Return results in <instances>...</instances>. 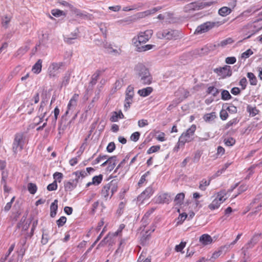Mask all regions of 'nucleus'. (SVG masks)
Masks as SVG:
<instances>
[{
  "mask_svg": "<svg viewBox=\"0 0 262 262\" xmlns=\"http://www.w3.org/2000/svg\"><path fill=\"white\" fill-rule=\"evenodd\" d=\"M222 99L224 100H229L231 98V96L227 90H223L221 93Z\"/></svg>",
  "mask_w": 262,
  "mask_h": 262,
  "instance_id": "ea45409f",
  "label": "nucleus"
},
{
  "mask_svg": "<svg viewBox=\"0 0 262 262\" xmlns=\"http://www.w3.org/2000/svg\"><path fill=\"white\" fill-rule=\"evenodd\" d=\"M115 149V144L114 142H111L106 147V150L108 152H113Z\"/></svg>",
  "mask_w": 262,
  "mask_h": 262,
  "instance_id": "bf43d9fd",
  "label": "nucleus"
},
{
  "mask_svg": "<svg viewBox=\"0 0 262 262\" xmlns=\"http://www.w3.org/2000/svg\"><path fill=\"white\" fill-rule=\"evenodd\" d=\"M70 79V74L69 73H66L65 74V76L63 78L62 83H61V85L62 86H66L69 83Z\"/></svg>",
  "mask_w": 262,
  "mask_h": 262,
  "instance_id": "79ce46f5",
  "label": "nucleus"
},
{
  "mask_svg": "<svg viewBox=\"0 0 262 262\" xmlns=\"http://www.w3.org/2000/svg\"><path fill=\"white\" fill-rule=\"evenodd\" d=\"M199 9H200V4L196 2L190 3L183 8V11L186 13H190Z\"/></svg>",
  "mask_w": 262,
  "mask_h": 262,
  "instance_id": "4468645a",
  "label": "nucleus"
},
{
  "mask_svg": "<svg viewBox=\"0 0 262 262\" xmlns=\"http://www.w3.org/2000/svg\"><path fill=\"white\" fill-rule=\"evenodd\" d=\"M152 34V31L151 30H146L139 33L137 37H134L133 40V43L136 47H139L142 43H145L151 38Z\"/></svg>",
  "mask_w": 262,
  "mask_h": 262,
  "instance_id": "7ed1b4c3",
  "label": "nucleus"
},
{
  "mask_svg": "<svg viewBox=\"0 0 262 262\" xmlns=\"http://www.w3.org/2000/svg\"><path fill=\"white\" fill-rule=\"evenodd\" d=\"M247 77L249 78L251 85H255L257 84V79L254 74L252 73L249 72L247 73Z\"/></svg>",
  "mask_w": 262,
  "mask_h": 262,
  "instance_id": "c756f323",
  "label": "nucleus"
},
{
  "mask_svg": "<svg viewBox=\"0 0 262 262\" xmlns=\"http://www.w3.org/2000/svg\"><path fill=\"white\" fill-rule=\"evenodd\" d=\"M118 235V232L108 233L106 237L98 245V247L104 246L106 244L112 245L114 243V238Z\"/></svg>",
  "mask_w": 262,
  "mask_h": 262,
  "instance_id": "f8f14e48",
  "label": "nucleus"
},
{
  "mask_svg": "<svg viewBox=\"0 0 262 262\" xmlns=\"http://www.w3.org/2000/svg\"><path fill=\"white\" fill-rule=\"evenodd\" d=\"M158 140L160 141H164L165 140V134L164 133H160L156 137Z\"/></svg>",
  "mask_w": 262,
  "mask_h": 262,
  "instance_id": "774afa93",
  "label": "nucleus"
},
{
  "mask_svg": "<svg viewBox=\"0 0 262 262\" xmlns=\"http://www.w3.org/2000/svg\"><path fill=\"white\" fill-rule=\"evenodd\" d=\"M119 119L118 112H113L112 113V116L110 118V120L112 122H117L118 121Z\"/></svg>",
  "mask_w": 262,
  "mask_h": 262,
  "instance_id": "13d9d810",
  "label": "nucleus"
},
{
  "mask_svg": "<svg viewBox=\"0 0 262 262\" xmlns=\"http://www.w3.org/2000/svg\"><path fill=\"white\" fill-rule=\"evenodd\" d=\"M102 178L103 176L102 174L94 177L92 179L93 184L96 185L99 184L102 180Z\"/></svg>",
  "mask_w": 262,
  "mask_h": 262,
  "instance_id": "58836bf2",
  "label": "nucleus"
},
{
  "mask_svg": "<svg viewBox=\"0 0 262 262\" xmlns=\"http://www.w3.org/2000/svg\"><path fill=\"white\" fill-rule=\"evenodd\" d=\"M222 248V247H221L220 248V250H219L217 251L214 252L212 254V256L209 260L213 261L214 259L219 257L222 254L223 250L225 249V248Z\"/></svg>",
  "mask_w": 262,
  "mask_h": 262,
  "instance_id": "a19ab883",
  "label": "nucleus"
},
{
  "mask_svg": "<svg viewBox=\"0 0 262 262\" xmlns=\"http://www.w3.org/2000/svg\"><path fill=\"white\" fill-rule=\"evenodd\" d=\"M224 22L221 21H207L200 26H199L196 30L195 33L198 34H202L207 32L212 28L215 27H219L223 24Z\"/></svg>",
  "mask_w": 262,
  "mask_h": 262,
  "instance_id": "423d86ee",
  "label": "nucleus"
},
{
  "mask_svg": "<svg viewBox=\"0 0 262 262\" xmlns=\"http://www.w3.org/2000/svg\"><path fill=\"white\" fill-rule=\"evenodd\" d=\"M140 82L143 84H150L152 80L148 69L143 64L138 63L135 68Z\"/></svg>",
  "mask_w": 262,
  "mask_h": 262,
  "instance_id": "f257e3e1",
  "label": "nucleus"
},
{
  "mask_svg": "<svg viewBox=\"0 0 262 262\" xmlns=\"http://www.w3.org/2000/svg\"><path fill=\"white\" fill-rule=\"evenodd\" d=\"M26 135L23 132L16 133L14 136V141L12 144V150L14 154H16L21 151L24 148L25 143Z\"/></svg>",
  "mask_w": 262,
  "mask_h": 262,
  "instance_id": "f03ea898",
  "label": "nucleus"
},
{
  "mask_svg": "<svg viewBox=\"0 0 262 262\" xmlns=\"http://www.w3.org/2000/svg\"><path fill=\"white\" fill-rule=\"evenodd\" d=\"M215 118H216V115H215V112H212L210 113L205 114L203 117L204 120L206 122H208L213 121L215 119Z\"/></svg>",
  "mask_w": 262,
  "mask_h": 262,
  "instance_id": "cd10ccee",
  "label": "nucleus"
},
{
  "mask_svg": "<svg viewBox=\"0 0 262 262\" xmlns=\"http://www.w3.org/2000/svg\"><path fill=\"white\" fill-rule=\"evenodd\" d=\"M160 149V145L152 146L148 149L147 153L148 154H151L152 153L158 151V150H159Z\"/></svg>",
  "mask_w": 262,
  "mask_h": 262,
  "instance_id": "c03bdc74",
  "label": "nucleus"
},
{
  "mask_svg": "<svg viewBox=\"0 0 262 262\" xmlns=\"http://www.w3.org/2000/svg\"><path fill=\"white\" fill-rule=\"evenodd\" d=\"M53 177H54V179H55V181H58L59 182H60L61 180L63 177V174H62V173H61L60 172H56L53 174Z\"/></svg>",
  "mask_w": 262,
  "mask_h": 262,
  "instance_id": "4d7b16f0",
  "label": "nucleus"
},
{
  "mask_svg": "<svg viewBox=\"0 0 262 262\" xmlns=\"http://www.w3.org/2000/svg\"><path fill=\"white\" fill-rule=\"evenodd\" d=\"M111 191V196L117 190L118 186L117 182L115 180L111 181L109 183L106 184Z\"/></svg>",
  "mask_w": 262,
  "mask_h": 262,
  "instance_id": "aec40b11",
  "label": "nucleus"
},
{
  "mask_svg": "<svg viewBox=\"0 0 262 262\" xmlns=\"http://www.w3.org/2000/svg\"><path fill=\"white\" fill-rule=\"evenodd\" d=\"M247 111L250 114V115L252 117L255 116L259 112V111L255 107H253L250 105L247 106Z\"/></svg>",
  "mask_w": 262,
  "mask_h": 262,
  "instance_id": "c9c22d12",
  "label": "nucleus"
},
{
  "mask_svg": "<svg viewBox=\"0 0 262 262\" xmlns=\"http://www.w3.org/2000/svg\"><path fill=\"white\" fill-rule=\"evenodd\" d=\"M72 175H79L81 176V179L88 176V172L85 170L77 171L72 173Z\"/></svg>",
  "mask_w": 262,
  "mask_h": 262,
  "instance_id": "de8ad7c7",
  "label": "nucleus"
},
{
  "mask_svg": "<svg viewBox=\"0 0 262 262\" xmlns=\"http://www.w3.org/2000/svg\"><path fill=\"white\" fill-rule=\"evenodd\" d=\"M24 106H27L28 107L26 111L28 114H32V113L34 111V107L33 106V104L29 100H26L24 102Z\"/></svg>",
  "mask_w": 262,
  "mask_h": 262,
  "instance_id": "2f4dec72",
  "label": "nucleus"
},
{
  "mask_svg": "<svg viewBox=\"0 0 262 262\" xmlns=\"http://www.w3.org/2000/svg\"><path fill=\"white\" fill-rule=\"evenodd\" d=\"M228 114L226 110H222L220 112V117L222 120H225L227 119Z\"/></svg>",
  "mask_w": 262,
  "mask_h": 262,
  "instance_id": "052dcab7",
  "label": "nucleus"
},
{
  "mask_svg": "<svg viewBox=\"0 0 262 262\" xmlns=\"http://www.w3.org/2000/svg\"><path fill=\"white\" fill-rule=\"evenodd\" d=\"M101 195L106 200H107L108 197H110V198L112 197L111 196L110 189H109V188L108 187L107 185H105L102 188L101 190Z\"/></svg>",
  "mask_w": 262,
  "mask_h": 262,
  "instance_id": "bb28decb",
  "label": "nucleus"
},
{
  "mask_svg": "<svg viewBox=\"0 0 262 262\" xmlns=\"http://www.w3.org/2000/svg\"><path fill=\"white\" fill-rule=\"evenodd\" d=\"M76 186V182H74L73 181L72 182H67L64 183V189L67 191L73 190Z\"/></svg>",
  "mask_w": 262,
  "mask_h": 262,
  "instance_id": "a878e982",
  "label": "nucleus"
},
{
  "mask_svg": "<svg viewBox=\"0 0 262 262\" xmlns=\"http://www.w3.org/2000/svg\"><path fill=\"white\" fill-rule=\"evenodd\" d=\"M186 246V242H181L176 246L175 249L177 252H181Z\"/></svg>",
  "mask_w": 262,
  "mask_h": 262,
  "instance_id": "6e6d98bb",
  "label": "nucleus"
},
{
  "mask_svg": "<svg viewBox=\"0 0 262 262\" xmlns=\"http://www.w3.org/2000/svg\"><path fill=\"white\" fill-rule=\"evenodd\" d=\"M211 179L209 181H207L206 180H202L200 183L199 188L201 190H205L206 187L209 185L210 183Z\"/></svg>",
  "mask_w": 262,
  "mask_h": 262,
  "instance_id": "f704fd0d",
  "label": "nucleus"
},
{
  "mask_svg": "<svg viewBox=\"0 0 262 262\" xmlns=\"http://www.w3.org/2000/svg\"><path fill=\"white\" fill-rule=\"evenodd\" d=\"M140 136V133L138 132H136L131 135L130 140L134 142H137L139 140Z\"/></svg>",
  "mask_w": 262,
  "mask_h": 262,
  "instance_id": "8fccbe9b",
  "label": "nucleus"
},
{
  "mask_svg": "<svg viewBox=\"0 0 262 262\" xmlns=\"http://www.w3.org/2000/svg\"><path fill=\"white\" fill-rule=\"evenodd\" d=\"M28 189L31 194H34L37 190V186L35 184L30 183L28 185Z\"/></svg>",
  "mask_w": 262,
  "mask_h": 262,
  "instance_id": "4c0bfd02",
  "label": "nucleus"
},
{
  "mask_svg": "<svg viewBox=\"0 0 262 262\" xmlns=\"http://www.w3.org/2000/svg\"><path fill=\"white\" fill-rule=\"evenodd\" d=\"M196 128V125L193 124L186 132H184L179 138L181 140V142L182 143H186L193 140Z\"/></svg>",
  "mask_w": 262,
  "mask_h": 262,
  "instance_id": "6e6552de",
  "label": "nucleus"
},
{
  "mask_svg": "<svg viewBox=\"0 0 262 262\" xmlns=\"http://www.w3.org/2000/svg\"><path fill=\"white\" fill-rule=\"evenodd\" d=\"M51 13L53 16L58 17L62 15L63 12L58 9H54L52 10Z\"/></svg>",
  "mask_w": 262,
  "mask_h": 262,
  "instance_id": "864d4df0",
  "label": "nucleus"
},
{
  "mask_svg": "<svg viewBox=\"0 0 262 262\" xmlns=\"http://www.w3.org/2000/svg\"><path fill=\"white\" fill-rule=\"evenodd\" d=\"M123 85L122 80H117L114 84V88L115 90H119Z\"/></svg>",
  "mask_w": 262,
  "mask_h": 262,
  "instance_id": "680f3d73",
  "label": "nucleus"
},
{
  "mask_svg": "<svg viewBox=\"0 0 262 262\" xmlns=\"http://www.w3.org/2000/svg\"><path fill=\"white\" fill-rule=\"evenodd\" d=\"M10 18L8 17V16H6L5 17L4 19H3L2 20V25L4 27H5V28H7L8 27V25L10 21Z\"/></svg>",
  "mask_w": 262,
  "mask_h": 262,
  "instance_id": "5fc2aeb1",
  "label": "nucleus"
},
{
  "mask_svg": "<svg viewBox=\"0 0 262 262\" xmlns=\"http://www.w3.org/2000/svg\"><path fill=\"white\" fill-rule=\"evenodd\" d=\"M64 66V63L63 62H51L48 68V75L50 78L57 77L60 73V70Z\"/></svg>",
  "mask_w": 262,
  "mask_h": 262,
  "instance_id": "39448f33",
  "label": "nucleus"
},
{
  "mask_svg": "<svg viewBox=\"0 0 262 262\" xmlns=\"http://www.w3.org/2000/svg\"><path fill=\"white\" fill-rule=\"evenodd\" d=\"M247 84V81L245 77L242 78L239 81V85L242 86L243 90L245 89Z\"/></svg>",
  "mask_w": 262,
  "mask_h": 262,
  "instance_id": "69168bd1",
  "label": "nucleus"
},
{
  "mask_svg": "<svg viewBox=\"0 0 262 262\" xmlns=\"http://www.w3.org/2000/svg\"><path fill=\"white\" fill-rule=\"evenodd\" d=\"M231 12V9L227 7H223L219 10L218 13L222 16H226Z\"/></svg>",
  "mask_w": 262,
  "mask_h": 262,
  "instance_id": "393cba45",
  "label": "nucleus"
},
{
  "mask_svg": "<svg viewBox=\"0 0 262 262\" xmlns=\"http://www.w3.org/2000/svg\"><path fill=\"white\" fill-rule=\"evenodd\" d=\"M217 2V0H204L202 2L199 3L200 9L210 6L211 5L216 3Z\"/></svg>",
  "mask_w": 262,
  "mask_h": 262,
  "instance_id": "b1692460",
  "label": "nucleus"
},
{
  "mask_svg": "<svg viewBox=\"0 0 262 262\" xmlns=\"http://www.w3.org/2000/svg\"><path fill=\"white\" fill-rule=\"evenodd\" d=\"M236 61L235 57H228L226 58L225 61L227 64H234Z\"/></svg>",
  "mask_w": 262,
  "mask_h": 262,
  "instance_id": "e2e57ef3",
  "label": "nucleus"
},
{
  "mask_svg": "<svg viewBox=\"0 0 262 262\" xmlns=\"http://www.w3.org/2000/svg\"><path fill=\"white\" fill-rule=\"evenodd\" d=\"M213 71L222 78H224L227 76H230L232 74L231 68L229 66H225L222 68L214 69Z\"/></svg>",
  "mask_w": 262,
  "mask_h": 262,
  "instance_id": "9d476101",
  "label": "nucleus"
},
{
  "mask_svg": "<svg viewBox=\"0 0 262 262\" xmlns=\"http://www.w3.org/2000/svg\"><path fill=\"white\" fill-rule=\"evenodd\" d=\"M46 114H47V112L45 111L42 114H40L38 116L36 117L34 119V121H35V124L36 125L39 124L41 122H42L43 121V118H45Z\"/></svg>",
  "mask_w": 262,
  "mask_h": 262,
  "instance_id": "473e14b6",
  "label": "nucleus"
},
{
  "mask_svg": "<svg viewBox=\"0 0 262 262\" xmlns=\"http://www.w3.org/2000/svg\"><path fill=\"white\" fill-rule=\"evenodd\" d=\"M187 214L185 213H183L180 214L178 218V223L182 224L185 221V220L187 218Z\"/></svg>",
  "mask_w": 262,
  "mask_h": 262,
  "instance_id": "603ef678",
  "label": "nucleus"
},
{
  "mask_svg": "<svg viewBox=\"0 0 262 262\" xmlns=\"http://www.w3.org/2000/svg\"><path fill=\"white\" fill-rule=\"evenodd\" d=\"M28 50V48L27 46L20 48L15 53L16 57H20L25 54Z\"/></svg>",
  "mask_w": 262,
  "mask_h": 262,
  "instance_id": "72a5a7b5",
  "label": "nucleus"
},
{
  "mask_svg": "<svg viewBox=\"0 0 262 262\" xmlns=\"http://www.w3.org/2000/svg\"><path fill=\"white\" fill-rule=\"evenodd\" d=\"M79 98V95L74 94L69 101L68 104L67 110L66 112V115H68L70 113H72L75 110Z\"/></svg>",
  "mask_w": 262,
  "mask_h": 262,
  "instance_id": "9b49d317",
  "label": "nucleus"
},
{
  "mask_svg": "<svg viewBox=\"0 0 262 262\" xmlns=\"http://www.w3.org/2000/svg\"><path fill=\"white\" fill-rule=\"evenodd\" d=\"M67 218L65 216H61L59 219L57 220L56 223L59 227H62L66 223Z\"/></svg>",
  "mask_w": 262,
  "mask_h": 262,
  "instance_id": "a18cd8bd",
  "label": "nucleus"
},
{
  "mask_svg": "<svg viewBox=\"0 0 262 262\" xmlns=\"http://www.w3.org/2000/svg\"><path fill=\"white\" fill-rule=\"evenodd\" d=\"M199 241L203 245L205 246L211 244L213 239L209 234H204L200 237Z\"/></svg>",
  "mask_w": 262,
  "mask_h": 262,
  "instance_id": "dca6fc26",
  "label": "nucleus"
},
{
  "mask_svg": "<svg viewBox=\"0 0 262 262\" xmlns=\"http://www.w3.org/2000/svg\"><path fill=\"white\" fill-rule=\"evenodd\" d=\"M138 124L140 127H143L148 125V122L147 120L142 119L138 121Z\"/></svg>",
  "mask_w": 262,
  "mask_h": 262,
  "instance_id": "338daca9",
  "label": "nucleus"
},
{
  "mask_svg": "<svg viewBox=\"0 0 262 262\" xmlns=\"http://www.w3.org/2000/svg\"><path fill=\"white\" fill-rule=\"evenodd\" d=\"M233 42V40L231 38H228L220 42H216L214 45L215 48H224L228 45H231Z\"/></svg>",
  "mask_w": 262,
  "mask_h": 262,
  "instance_id": "f3484780",
  "label": "nucleus"
},
{
  "mask_svg": "<svg viewBox=\"0 0 262 262\" xmlns=\"http://www.w3.org/2000/svg\"><path fill=\"white\" fill-rule=\"evenodd\" d=\"M47 104V101L45 100H42L38 109V112L42 114L45 111H43V108Z\"/></svg>",
  "mask_w": 262,
  "mask_h": 262,
  "instance_id": "0e129e2a",
  "label": "nucleus"
},
{
  "mask_svg": "<svg viewBox=\"0 0 262 262\" xmlns=\"http://www.w3.org/2000/svg\"><path fill=\"white\" fill-rule=\"evenodd\" d=\"M134 96V88L131 85H129L126 91V96L124 103V108L126 111L130 107V105L133 102V98Z\"/></svg>",
  "mask_w": 262,
  "mask_h": 262,
  "instance_id": "1a4fd4ad",
  "label": "nucleus"
},
{
  "mask_svg": "<svg viewBox=\"0 0 262 262\" xmlns=\"http://www.w3.org/2000/svg\"><path fill=\"white\" fill-rule=\"evenodd\" d=\"M161 7H157L155 8H153L151 9L146 10L144 12H141L140 13V16L141 17H144L146 16H148L149 15L154 14L157 11L160 10L161 9Z\"/></svg>",
  "mask_w": 262,
  "mask_h": 262,
  "instance_id": "5701e85b",
  "label": "nucleus"
},
{
  "mask_svg": "<svg viewBox=\"0 0 262 262\" xmlns=\"http://www.w3.org/2000/svg\"><path fill=\"white\" fill-rule=\"evenodd\" d=\"M57 188V184L56 181H54L52 183L50 184L47 186V189L49 191L55 190Z\"/></svg>",
  "mask_w": 262,
  "mask_h": 262,
  "instance_id": "49530a36",
  "label": "nucleus"
},
{
  "mask_svg": "<svg viewBox=\"0 0 262 262\" xmlns=\"http://www.w3.org/2000/svg\"><path fill=\"white\" fill-rule=\"evenodd\" d=\"M136 47L137 48V51L138 52H144L152 49V48L155 47V46L152 45H146L144 46H141V45L139 47Z\"/></svg>",
  "mask_w": 262,
  "mask_h": 262,
  "instance_id": "c85d7f7f",
  "label": "nucleus"
},
{
  "mask_svg": "<svg viewBox=\"0 0 262 262\" xmlns=\"http://www.w3.org/2000/svg\"><path fill=\"white\" fill-rule=\"evenodd\" d=\"M153 89L151 87H147L146 88L139 90L138 91V94L142 97H146L149 95L152 92Z\"/></svg>",
  "mask_w": 262,
  "mask_h": 262,
  "instance_id": "4be33fe9",
  "label": "nucleus"
},
{
  "mask_svg": "<svg viewBox=\"0 0 262 262\" xmlns=\"http://www.w3.org/2000/svg\"><path fill=\"white\" fill-rule=\"evenodd\" d=\"M41 59H38L37 62L34 64L32 69V71L35 74H39L40 73L42 68Z\"/></svg>",
  "mask_w": 262,
  "mask_h": 262,
  "instance_id": "6ab92c4d",
  "label": "nucleus"
},
{
  "mask_svg": "<svg viewBox=\"0 0 262 262\" xmlns=\"http://www.w3.org/2000/svg\"><path fill=\"white\" fill-rule=\"evenodd\" d=\"M226 195L227 193L225 190H222L219 192L217 193L216 198L208 205V208L211 210L218 209L220 207L221 204L225 201L227 199Z\"/></svg>",
  "mask_w": 262,
  "mask_h": 262,
  "instance_id": "20e7f679",
  "label": "nucleus"
},
{
  "mask_svg": "<svg viewBox=\"0 0 262 262\" xmlns=\"http://www.w3.org/2000/svg\"><path fill=\"white\" fill-rule=\"evenodd\" d=\"M58 208V201L55 200L50 206V216L52 217H55Z\"/></svg>",
  "mask_w": 262,
  "mask_h": 262,
  "instance_id": "412c9836",
  "label": "nucleus"
},
{
  "mask_svg": "<svg viewBox=\"0 0 262 262\" xmlns=\"http://www.w3.org/2000/svg\"><path fill=\"white\" fill-rule=\"evenodd\" d=\"M76 37H77L76 33L72 34L71 36H67V37H65L64 40H65V41H66L67 42H68L69 43H71L72 40L73 39H76Z\"/></svg>",
  "mask_w": 262,
  "mask_h": 262,
  "instance_id": "3c124183",
  "label": "nucleus"
},
{
  "mask_svg": "<svg viewBox=\"0 0 262 262\" xmlns=\"http://www.w3.org/2000/svg\"><path fill=\"white\" fill-rule=\"evenodd\" d=\"M108 166L107 167V170L111 171L113 170L117 163V156H112L110 157L107 160Z\"/></svg>",
  "mask_w": 262,
  "mask_h": 262,
  "instance_id": "a211bd4d",
  "label": "nucleus"
},
{
  "mask_svg": "<svg viewBox=\"0 0 262 262\" xmlns=\"http://www.w3.org/2000/svg\"><path fill=\"white\" fill-rule=\"evenodd\" d=\"M179 32L172 29H165L157 33V37L160 39L167 40L176 39L179 37Z\"/></svg>",
  "mask_w": 262,
  "mask_h": 262,
  "instance_id": "0eeeda50",
  "label": "nucleus"
},
{
  "mask_svg": "<svg viewBox=\"0 0 262 262\" xmlns=\"http://www.w3.org/2000/svg\"><path fill=\"white\" fill-rule=\"evenodd\" d=\"M152 189L151 188H146L137 198V202L140 204L143 203L144 201L149 198Z\"/></svg>",
  "mask_w": 262,
  "mask_h": 262,
  "instance_id": "2eb2a0df",
  "label": "nucleus"
},
{
  "mask_svg": "<svg viewBox=\"0 0 262 262\" xmlns=\"http://www.w3.org/2000/svg\"><path fill=\"white\" fill-rule=\"evenodd\" d=\"M184 197H185L184 193H178L176 196L175 199L174 200V202H175L176 204L181 205L184 199Z\"/></svg>",
  "mask_w": 262,
  "mask_h": 262,
  "instance_id": "7c9ffc66",
  "label": "nucleus"
},
{
  "mask_svg": "<svg viewBox=\"0 0 262 262\" xmlns=\"http://www.w3.org/2000/svg\"><path fill=\"white\" fill-rule=\"evenodd\" d=\"M241 235V234H238L234 241H233L231 243H230L229 245H225L224 246L222 247V248H226L227 250H228L229 248H230L231 246H233L236 244L237 241L240 238Z\"/></svg>",
  "mask_w": 262,
  "mask_h": 262,
  "instance_id": "37998d69",
  "label": "nucleus"
},
{
  "mask_svg": "<svg viewBox=\"0 0 262 262\" xmlns=\"http://www.w3.org/2000/svg\"><path fill=\"white\" fill-rule=\"evenodd\" d=\"M253 54V51L251 49H248L242 54L241 57L242 58H248L250 55Z\"/></svg>",
  "mask_w": 262,
  "mask_h": 262,
  "instance_id": "09e8293b",
  "label": "nucleus"
},
{
  "mask_svg": "<svg viewBox=\"0 0 262 262\" xmlns=\"http://www.w3.org/2000/svg\"><path fill=\"white\" fill-rule=\"evenodd\" d=\"M207 92L214 96H216L219 93V91L214 86H209L207 89Z\"/></svg>",
  "mask_w": 262,
  "mask_h": 262,
  "instance_id": "e433bc0d",
  "label": "nucleus"
},
{
  "mask_svg": "<svg viewBox=\"0 0 262 262\" xmlns=\"http://www.w3.org/2000/svg\"><path fill=\"white\" fill-rule=\"evenodd\" d=\"M259 241V235H255L250 239V241L247 243L245 246L242 248L243 253L245 256L247 254V251L254 247V246Z\"/></svg>",
  "mask_w": 262,
  "mask_h": 262,
  "instance_id": "ddd939ff",
  "label": "nucleus"
}]
</instances>
